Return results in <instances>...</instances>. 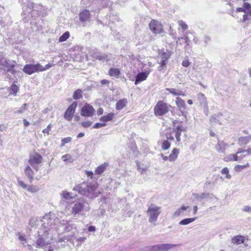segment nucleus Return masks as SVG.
<instances>
[{"instance_id": "nucleus-64", "label": "nucleus", "mask_w": 251, "mask_h": 251, "mask_svg": "<svg viewBox=\"0 0 251 251\" xmlns=\"http://www.w3.org/2000/svg\"><path fill=\"white\" fill-rule=\"evenodd\" d=\"M236 12H244L247 13L246 10L245 9L244 7H238L236 8Z\"/></svg>"}, {"instance_id": "nucleus-10", "label": "nucleus", "mask_w": 251, "mask_h": 251, "mask_svg": "<svg viewBox=\"0 0 251 251\" xmlns=\"http://www.w3.org/2000/svg\"><path fill=\"white\" fill-rule=\"evenodd\" d=\"M95 112L93 107L89 104H85L81 109L80 114L84 117H92Z\"/></svg>"}, {"instance_id": "nucleus-11", "label": "nucleus", "mask_w": 251, "mask_h": 251, "mask_svg": "<svg viewBox=\"0 0 251 251\" xmlns=\"http://www.w3.org/2000/svg\"><path fill=\"white\" fill-rule=\"evenodd\" d=\"M77 105V102L76 101H74L69 106L64 113V118L65 119L68 121H71L72 120L73 115L75 112Z\"/></svg>"}, {"instance_id": "nucleus-15", "label": "nucleus", "mask_w": 251, "mask_h": 251, "mask_svg": "<svg viewBox=\"0 0 251 251\" xmlns=\"http://www.w3.org/2000/svg\"><path fill=\"white\" fill-rule=\"evenodd\" d=\"M38 239L35 242L36 248H45V247L50 244V241H45L44 237H41L40 235H38Z\"/></svg>"}, {"instance_id": "nucleus-6", "label": "nucleus", "mask_w": 251, "mask_h": 251, "mask_svg": "<svg viewBox=\"0 0 251 251\" xmlns=\"http://www.w3.org/2000/svg\"><path fill=\"white\" fill-rule=\"evenodd\" d=\"M56 222H58V219L55 218L54 216L51 217L50 214H46L42 220V227L44 229H47L48 230H50V228H52L54 224Z\"/></svg>"}, {"instance_id": "nucleus-26", "label": "nucleus", "mask_w": 251, "mask_h": 251, "mask_svg": "<svg viewBox=\"0 0 251 251\" xmlns=\"http://www.w3.org/2000/svg\"><path fill=\"white\" fill-rule=\"evenodd\" d=\"M179 153V150L175 148L173 150L170 154L169 155L170 161H174L176 160Z\"/></svg>"}, {"instance_id": "nucleus-30", "label": "nucleus", "mask_w": 251, "mask_h": 251, "mask_svg": "<svg viewBox=\"0 0 251 251\" xmlns=\"http://www.w3.org/2000/svg\"><path fill=\"white\" fill-rule=\"evenodd\" d=\"M188 206L182 205L180 208L177 209L174 213L173 217L176 218L183 214V211L187 210Z\"/></svg>"}, {"instance_id": "nucleus-44", "label": "nucleus", "mask_w": 251, "mask_h": 251, "mask_svg": "<svg viewBox=\"0 0 251 251\" xmlns=\"http://www.w3.org/2000/svg\"><path fill=\"white\" fill-rule=\"evenodd\" d=\"M27 190L31 193H36L39 190V188L36 186L30 185L27 187Z\"/></svg>"}, {"instance_id": "nucleus-31", "label": "nucleus", "mask_w": 251, "mask_h": 251, "mask_svg": "<svg viewBox=\"0 0 251 251\" xmlns=\"http://www.w3.org/2000/svg\"><path fill=\"white\" fill-rule=\"evenodd\" d=\"M61 195L63 198L67 200H70L75 197V195L72 192H69L67 191H63L61 193Z\"/></svg>"}, {"instance_id": "nucleus-24", "label": "nucleus", "mask_w": 251, "mask_h": 251, "mask_svg": "<svg viewBox=\"0 0 251 251\" xmlns=\"http://www.w3.org/2000/svg\"><path fill=\"white\" fill-rule=\"evenodd\" d=\"M0 65L9 68H13L15 65L11 63L10 60L3 58L0 60Z\"/></svg>"}, {"instance_id": "nucleus-27", "label": "nucleus", "mask_w": 251, "mask_h": 251, "mask_svg": "<svg viewBox=\"0 0 251 251\" xmlns=\"http://www.w3.org/2000/svg\"><path fill=\"white\" fill-rule=\"evenodd\" d=\"M226 145L224 142L218 141L216 146V149L219 152H224Z\"/></svg>"}, {"instance_id": "nucleus-9", "label": "nucleus", "mask_w": 251, "mask_h": 251, "mask_svg": "<svg viewBox=\"0 0 251 251\" xmlns=\"http://www.w3.org/2000/svg\"><path fill=\"white\" fill-rule=\"evenodd\" d=\"M149 27L150 30L155 34L161 33L163 31L162 25L155 20L151 21L149 24Z\"/></svg>"}, {"instance_id": "nucleus-42", "label": "nucleus", "mask_w": 251, "mask_h": 251, "mask_svg": "<svg viewBox=\"0 0 251 251\" xmlns=\"http://www.w3.org/2000/svg\"><path fill=\"white\" fill-rule=\"evenodd\" d=\"M28 108V104L27 103H24L23 104L22 107L20 108V109L14 111V113L15 114H22L24 112V111L27 109Z\"/></svg>"}, {"instance_id": "nucleus-32", "label": "nucleus", "mask_w": 251, "mask_h": 251, "mask_svg": "<svg viewBox=\"0 0 251 251\" xmlns=\"http://www.w3.org/2000/svg\"><path fill=\"white\" fill-rule=\"evenodd\" d=\"M16 236H18V239L21 242V243L24 246L26 247V243L27 242V240L25 238V236L24 234H22L21 232H18L16 234Z\"/></svg>"}, {"instance_id": "nucleus-47", "label": "nucleus", "mask_w": 251, "mask_h": 251, "mask_svg": "<svg viewBox=\"0 0 251 251\" xmlns=\"http://www.w3.org/2000/svg\"><path fill=\"white\" fill-rule=\"evenodd\" d=\"M221 173L222 174H226V178L229 179L231 178V176L230 174H229V170L227 167H224L221 171Z\"/></svg>"}, {"instance_id": "nucleus-23", "label": "nucleus", "mask_w": 251, "mask_h": 251, "mask_svg": "<svg viewBox=\"0 0 251 251\" xmlns=\"http://www.w3.org/2000/svg\"><path fill=\"white\" fill-rule=\"evenodd\" d=\"M245 237L241 235H237L231 239V242L234 244L239 245L243 243L245 241Z\"/></svg>"}, {"instance_id": "nucleus-61", "label": "nucleus", "mask_w": 251, "mask_h": 251, "mask_svg": "<svg viewBox=\"0 0 251 251\" xmlns=\"http://www.w3.org/2000/svg\"><path fill=\"white\" fill-rule=\"evenodd\" d=\"M110 82V81L106 79H102L100 81V83L102 85L108 86Z\"/></svg>"}, {"instance_id": "nucleus-45", "label": "nucleus", "mask_w": 251, "mask_h": 251, "mask_svg": "<svg viewBox=\"0 0 251 251\" xmlns=\"http://www.w3.org/2000/svg\"><path fill=\"white\" fill-rule=\"evenodd\" d=\"M243 7L246 10L247 14H249L251 16V5L250 3L245 2L243 3Z\"/></svg>"}, {"instance_id": "nucleus-59", "label": "nucleus", "mask_w": 251, "mask_h": 251, "mask_svg": "<svg viewBox=\"0 0 251 251\" xmlns=\"http://www.w3.org/2000/svg\"><path fill=\"white\" fill-rule=\"evenodd\" d=\"M18 183L23 189H26L27 187V185L22 180H18Z\"/></svg>"}, {"instance_id": "nucleus-21", "label": "nucleus", "mask_w": 251, "mask_h": 251, "mask_svg": "<svg viewBox=\"0 0 251 251\" xmlns=\"http://www.w3.org/2000/svg\"><path fill=\"white\" fill-rule=\"evenodd\" d=\"M90 12L87 10H84L79 14V19L82 22L87 21L90 17Z\"/></svg>"}, {"instance_id": "nucleus-40", "label": "nucleus", "mask_w": 251, "mask_h": 251, "mask_svg": "<svg viewBox=\"0 0 251 251\" xmlns=\"http://www.w3.org/2000/svg\"><path fill=\"white\" fill-rule=\"evenodd\" d=\"M70 37V32L69 31H66L62 35H61L59 39V42H63L66 41Z\"/></svg>"}, {"instance_id": "nucleus-35", "label": "nucleus", "mask_w": 251, "mask_h": 251, "mask_svg": "<svg viewBox=\"0 0 251 251\" xmlns=\"http://www.w3.org/2000/svg\"><path fill=\"white\" fill-rule=\"evenodd\" d=\"M166 91L172 94L174 96H184V94L181 91L176 90L174 88H166Z\"/></svg>"}, {"instance_id": "nucleus-20", "label": "nucleus", "mask_w": 251, "mask_h": 251, "mask_svg": "<svg viewBox=\"0 0 251 251\" xmlns=\"http://www.w3.org/2000/svg\"><path fill=\"white\" fill-rule=\"evenodd\" d=\"M93 56L94 58L98 59L103 62L108 61L110 60L109 56L105 53H96L93 54Z\"/></svg>"}, {"instance_id": "nucleus-17", "label": "nucleus", "mask_w": 251, "mask_h": 251, "mask_svg": "<svg viewBox=\"0 0 251 251\" xmlns=\"http://www.w3.org/2000/svg\"><path fill=\"white\" fill-rule=\"evenodd\" d=\"M223 116V114L219 113L217 114H214L210 119V123L212 125L222 124L221 117Z\"/></svg>"}, {"instance_id": "nucleus-46", "label": "nucleus", "mask_w": 251, "mask_h": 251, "mask_svg": "<svg viewBox=\"0 0 251 251\" xmlns=\"http://www.w3.org/2000/svg\"><path fill=\"white\" fill-rule=\"evenodd\" d=\"M159 54L161 59L165 60L166 61L168 60V59L170 58V55L169 52H166L165 51H161Z\"/></svg>"}, {"instance_id": "nucleus-16", "label": "nucleus", "mask_w": 251, "mask_h": 251, "mask_svg": "<svg viewBox=\"0 0 251 251\" xmlns=\"http://www.w3.org/2000/svg\"><path fill=\"white\" fill-rule=\"evenodd\" d=\"M185 130V128L182 126L181 125H178L176 126H174L173 128V131L175 133V137L177 142L180 141V136L181 135V132Z\"/></svg>"}, {"instance_id": "nucleus-41", "label": "nucleus", "mask_w": 251, "mask_h": 251, "mask_svg": "<svg viewBox=\"0 0 251 251\" xmlns=\"http://www.w3.org/2000/svg\"><path fill=\"white\" fill-rule=\"evenodd\" d=\"M188 32L184 33L182 37L180 38H177V40L176 41V42H177L178 40H180V39L184 40V42L186 44V45L188 46L189 45V44L190 42V38L188 37Z\"/></svg>"}, {"instance_id": "nucleus-34", "label": "nucleus", "mask_w": 251, "mask_h": 251, "mask_svg": "<svg viewBox=\"0 0 251 251\" xmlns=\"http://www.w3.org/2000/svg\"><path fill=\"white\" fill-rule=\"evenodd\" d=\"M25 173L26 176L29 178L30 182H31L33 178L34 173L30 167L27 166L25 169Z\"/></svg>"}, {"instance_id": "nucleus-18", "label": "nucleus", "mask_w": 251, "mask_h": 251, "mask_svg": "<svg viewBox=\"0 0 251 251\" xmlns=\"http://www.w3.org/2000/svg\"><path fill=\"white\" fill-rule=\"evenodd\" d=\"M149 72H142L138 73L135 78V84L137 85L140 82L146 80L148 77Z\"/></svg>"}, {"instance_id": "nucleus-63", "label": "nucleus", "mask_w": 251, "mask_h": 251, "mask_svg": "<svg viewBox=\"0 0 251 251\" xmlns=\"http://www.w3.org/2000/svg\"><path fill=\"white\" fill-rule=\"evenodd\" d=\"M225 159L226 161H233V159L232 158V154H230L228 155L227 156H226L225 158Z\"/></svg>"}, {"instance_id": "nucleus-22", "label": "nucleus", "mask_w": 251, "mask_h": 251, "mask_svg": "<svg viewBox=\"0 0 251 251\" xmlns=\"http://www.w3.org/2000/svg\"><path fill=\"white\" fill-rule=\"evenodd\" d=\"M127 103V101L126 99H122L118 100L116 104V109L120 110L125 107Z\"/></svg>"}, {"instance_id": "nucleus-36", "label": "nucleus", "mask_w": 251, "mask_h": 251, "mask_svg": "<svg viewBox=\"0 0 251 251\" xmlns=\"http://www.w3.org/2000/svg\"><path fill=\"white\" fill-rule=\"evenodd\" d=\"M108 74L112 76L118 77L120 74V71L118 68H110L109 70Z\"/></svg>"}, {"instance_id": "nucleus-50", "label": "nucleus", "mask_w": 251, "mask_h": 251, "mask_svg": "<svg viewBox=\"0 0 251 251\" xmlns=\"http://www.w3.org/2000/svg\"><path fill=\"white\" fill-rule=\"evenodd\" d=\"M62 159L64 162L68 161L70 162H72L73 160L71 156L69 154L63 155L62 156Z\"/></svg>"}, {"instance_id": "nucleus-2", "label": "nucleus", "mask_w": 251, "mask_h": 251, "mask_svg": "<svg viewBox=\"0 0 251 251\" xmlns=\"http://www.w3.org/2000/svg\"><path fill=\"white\" fill-rule=\"evenodd\" d=\"M51 67L52 65L50 63L47 64L45 66H43L39 63L36 64H29L24 66L23 71L25 74L30 75L34 73L46 71Z\"/></svg>"}, {"instance_id": "nucleus-25", "label": "nucleus", "mask_w": 251, "mask_h": 251, "mask_svg": "<svg viewBox=\"0 0 251 251\" xmlns=\"http://www.w3.org/2000/svg\"><path fill=\"white\" fill-rule=\"evenodd\" d=\"M176 246V244H160V251H167Z\"/></svg>"}, {"instance_id": "nucleus-1", "label": "nucleus", "mask_w": 251, "mask_h": 251, "mask_svg": "<svg viewBox=\"0 0 251 251\" xmlns=\"http://www.w3.org/2000/svg\"><path fill=\"white\" fill-rule=\"evenodd\" d=\"M96 187L95 185L92 184L87 182H83L81 184H77L73 188L74 191H78V193L90 199L96 198L99 193L95 192Z\"/></svg>"}, {"instance_id": "nucleus-43", "label": "nucleus", "mask_w": 251, "mask_h": 251, "mask_svg": "<svg viewBox=\"0 0 251 251\" xmlns=\"http://www.w3.org/2000/svg\"><path fill=\"white\" fill-rule=\"evenodd\" d=\"M250 166L249 163H247L246 164L244 165H237L234 167V170L236 172H240L244 168L248 167Z\"/></svg>"}, {"instance_id": "nucleus-48", "label": "nucleus", "mask_w": 251, "mask_h": 251, "mask_svg": "<svg viewBox=\"0 0 251 251\" xmlns=\"http://www.w3.org/2000/svg\"><path fill=\"white\" fill-rule=\"evenodd\" d=\"M10 90L13 92L14 95L16 96L17 93L19 90V88L17 85L13 84L10 87Z\"/></svg>"}, {"instance_id": "nucleus-49", "label": "nucleus", "mask_w": 251, "mask_h": 251, "mask_svg": "<svg viewBox=\"0 0 251 251\" xmlns=\"http://www.w3.org/2000/svg\"><path fill=\"white\" fill-rule=\"evenodd\" d=\"M171 146L170 143L168 140H164L162 144V149L164 150H168Z\"/></svg>"}, {"instance_id": "nucleus-39", "label": "nucleus", "mask_w": 251, "mask_h": 251, "mask_svg": "<svg viewBox=\"0 0 251 251\" xmlns=\"http://www.w3.org/2000/svg\"><path fill=\"white\" fill-rule=\"evenodd\" d=\"M73 99L75 100L81 99L82 97V90L79 89L75 90L73 94Z\"/></svg>"}, {"instance_id": "nucleus-51", "label": "nucleus", "mask_w": 251, "mask_h": 251, "mask_svg": "<svg viewBox=\"0 0 251 251\" xmlns=\"http://www.w3.org/2000/svg\"><path fill=\"white\" fill-rule=\"evenodd\" d=\"M72 140V138L70 137L63 138L61 140V147H63L67 143L70 142Z\"/></svg>"}, {"instance_id": "nucleus-19", "label": "nucleus", "mask_w": 251, "mask_h": 251, "mask_svg": "<svg viewBox=\"0 0 251 251\" xmlns=\"http://www.w3.org/2000/svg\"><path fill=\"white\" fill-rule=\"evenodd\" d=\"M176 103L180 110L182 115H183L184 111L186 110V106L183 100L179 97L176 98Z\"/></svg>"}, {"instance_id": "nucleus-56", "label": "nucleus", "mask_w": 251, "mask_h": 251, "mask_svg": "<svg viewBox=\"0 0 251 251\" xmlns=\"http://www.w3.org/2000/svg\"><path fill=\"white\" fill-rule=\"evenodd\" d=\"M51 128V124H50L47 127V128L44 129L42 132L44 133H47L48 135L50 134V131Z\"/></svg>"}, {"instance_id": "nucleus-29", "label": "nucleus", "mask_w": 251, "mask_h": 251, "mask_svg": "<svg viewBox=\"0 0 251 251\" xmlns=\"http://www.w3.org/2000/svg\"><path fill=\"white\" fill-rule=\"evenodd\" d=\"M115 116L114 113H109L107 115L102 116L100 118V120L103 122H107L111 121Z\"/></svg>"}, {"instance_id": "nucleus-37", "label": "nucleus", "mask_w": 251, "mask_h": 251, "mask_svg": "<svg viewBox=\"0 0 251 251\" xmlns=\"http://www.w3.org/2000/svg\"><path fill=\"white\" fill-rule=\"evenodd\" d=\"M44 230L45 231H44V233L42 234H39V235L41 237H44L45 241H50V240L52 239V236L50 235L49 230H48L47 229Z\"/></svg>"}, {"instance_id": "nucleus-5", "label": "nucleus", "mask_w": 251, "mask_h": 251, "mask_svg": "<svg viewBox=\"0 0 251 251\" xmlns=\"http://www.w3.org/2000/svg\"><path fill=\"white\" fill-rule=\"evenodd\" d=\"M171 105L162 100L158 101L154 107V113L156 116H162L169 111Z\"/></svg>"}, {"instance_id": "nucleus-57", "label": "nucleus", "mask_w": 251, "mask_h": 251, "mask_svg": "<svg viewBox=\"0 0 251 251\" xmlns=\"http://www.w3.org/2000/svg\"><path fill=\"white\" fill-rule=\"evenodd\" d=\"M105 125H106V124L105 123H97L93 126L92 128H99L101 127L104 126Z\"/></svg>"}, {"instance_id": "nucleus-3", "label": "nucleus", "mask_w": 251, "mask_h": 251, "mask_svg": "<svg viewBox=\"0 0 251 251\" xmlns=\"http://www.w3.org/2000/svg\"><path fill=\"white\" fill-rule=\"evenodd\" d=\"M161 213V207L152 203L149 205L147 211L149 222L155 225L158 217Z\"/></svg>"}, {"instance_id": "nucleus-52", "label": "nucleus", "mask_w": 251, "mask_h": 251, "mask_svg": "<svg viewBox=\"0 0 251 251\" xmlns=\"http://www.w3.org/2000/svg\"><path fill=\"white\" fill-rule=\"evenodd\" d=\"M178 24L184 30H186L188 28L187 25H186L185 23L182 20L178 21Z\"/></svg>"}, {"instance_id": "nucleus-60", "label": "nucleus", "mask_w": 251, "mask_h": 251, "mask_svg": "<svg viewBox=\"0 0 251 251\" xmlns=\"http://www.w3.org/2000/svg\"><path fill=\"white\" fill-rule=\"evenodd\" d=\"M151 250L152 251H160V244L156 245L151 247Z\"/></svg>"}, {"instance_id": "nucleus-33", "label": "nucleus", "mask_w": 251, "mask_h": 251, "mask_svg": "<svg viewBox=\"0 0 251 251\" xmlns=\"http://www.w3.org/2000/svg\"><path fill=\"white\" fill-rule=\"evenodd\" d=\"M107 166V164H106L105 163L99 166V167H98L96 168V169L95 170V173L97 175H101L105 171V170L106 169Z\"/></svg>"}, {"instance_id": "nucleus-8", "label": "nucleus", "mask_w": 251, "mask_h": 251, "mask_svg": "<svg viewBox=\"0 0 251 251\" xmlns=\"http://www.w3.org/2000/svg\"><path fill=\"white\" fill-rule=\"evenodd\" d=\"M197 99L200 103V105L203 109L204 114L207 116L208 113V106L206 98L203 94L199 93L197 95Z\"/></svg>"}, {"instance_id": "nucleus-54", "label": "nucleus", "mask_w": 251, "mask_h": 251, "mask_svg": "<svg viewBox=\"0 0 251 251\" xmlns=\"http://www.w3.org/2000/svg\"><path fill=\"white\" fill-rule=\"evenodd\" d=\"M75 240L77 242V246H79L82 242H84L85 241V240H86V238L81 237H76Z\"/></svg>"}, {"instance_id": "nucleus-38", "label": "nucleus", "mask_w": 251, "mask_h": 251, "mask_svg": "<svg viewBox=\"0 0 251 251\" xmlns=\"http://www.w3.org/2000/svg\"><path fill=\"white\" fill-rule=\"evenodd\" d=\"M196 219V218H186V219L181 220L179 222V225H187L188 224L193 222Z\"/></svg>"}, {"instance_id": "nucleus-14", "label": "nucleus", "mask_w": 251, "mask_h": 251, "mask_svg": "<svg viewBox=\"0 0 251 251\" xmlns=\"http://www.w3.org/2000/svg\"><path fill=\"white\" fill-rule=\"evenodd\" d=\"M210 198V194L209 193H203L201 194H196L193 193L192 194L193 201H194L195 200H197L200 202L204 203L203 200H206L207 199Z\"/></svg>"}, {"instance_id": "nucleus-13", "label": "nucleus", "mask_w": 251, "mask_h": 251, "mask_svg": "<svg viewBox=\"0 0 251 251\" xmlns=\"http://www.w3.org/2000/svg\"><path fill=\"white\" fill-rule=\"evenodd\" d=\"M42 156L39 153H35L34 155L30 156L29 159V163L33 166V167L36 170H38V168L34 166V164H38L42 162Z\"/></svg>"}, {"instance_id": "nucleus-62", "label": "nucleus", "mask_w": 251, "mask_h": 251, "mask_svg": "<svg viewBox=\"0 0 251 251\" xmlns=\"http://www.w3.org/2000/svg\"><path fill=\"white\" fill-rule=\"evenodd\" d=\"M243 211L246 212L251 213V206H245L243 209Z\"/></svg>"}, {"instance_id": "nucleus-7", "label": "nucleus", "mask_w": 251, "mask_h": 251, "mask_svg": "<svg viewBox=\"0 0 251 251\" xmlns=\"http://www.w3.org/2000/svg\"><path fill=\"white\" fill-rule=\"evenodd\" d=\"M245 152H247V154H251V148H249L247 150L241 148L238 149L235 154H232V158L233 161H237L245 158L246 157V154H243Z\"/></svg>"}, {"instance_id": "nucleus-53", "label": "nucleus", "mask_w": 251, "mask_h": 251, "mask_svg": "<svg viewBox=\"0 0 251 251\" xmlns=\"http://www.w3.org/2000/svg\"><path fill=\"white\" fill-rule=\"evenodd\" d=\"M81 124L83 127H84L85 128H87V127H90L92 125V122L89 121H86V122H81Z\"/></svg>"}, {"instance_id": "nucleus-12", "label": "nucleus", "mask_w": 251, "mask_h": 251, "mask_svg": "<svg viewBox=\"0 0 251 251\" xmlns=\"http://www.w3.org/2000/svg\"><path fill=\"white\" fill-rule=\"evenodd\" d=\"M59 227L61 228L64 232H69L75 228V226L71 222L62 220L59 223Z\"/></svg>"}, {"instance_id": "nucleus-4", "label": "nucleus", "mask_w": 251, "mask_h": 251, "mask_svg": "<svg viewBox=\"0 0 251 251\" xmlns=\"http://www.w3.org/2000/svg\"><path fill=\"white\" fill-rule=\"evenodd\" d=\"M72 204L71 212L74 215L80 213L83 210L88 211L90 209L89 204L83 199L80 198Z\"/></svg>"}, {"instance_id": "nucleus-58", "label": "nucleus", "mask_w": 251, "mask_h": 251, "mask_svg": "<svg viewBox=\"0 0 251 251\" xmlns=\"http://www.w3.org/2000/svg\"><path fill=\"white\" fill-rule=\"evenodd\" d=\"M190 64L188 59H185L182 62V65L184 67H188Z\"/></svg>"}, {"instance_id": "nucleus-28", "label": "nucleus", "mask_w": 251, "mask_h": 251, "mask_svg": "<svg viewBox=\"0 0 251 251\" xmlns=\"http://www.w3.org/2000/svg\"><path fill=\"white\" fill-rule=\"evenodd\" d=\"M251 140V137L248 136L241 137L238 139V144L240 146L248 144Z\"/></svg>"}, {"instance_id": "nucleus-55", "label": "nucleus", "mask_w": 251, "mask_h": 251, "mask_svg": "<svg viewBox=\"0 0 251 251\" xmlns=\"http://www.w3.org/2000/svg\"><path fill=\"white\" fill-rule=\"evenodd\" d=\"M248 14L245 13V14H244V15L243 16V19L241 21L242 22H245L247 21L251 20V16L250 15V16H249L248 15Z\"/></svg>"}]
</instances>
